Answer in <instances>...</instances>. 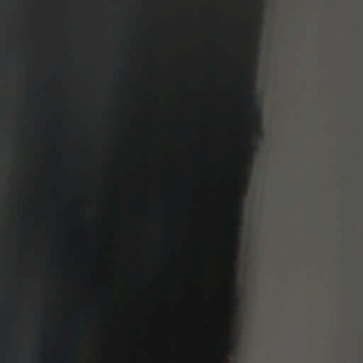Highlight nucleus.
I'll return each instance as SVG.
<instances>
[{
  "label": "nucleus",
  "instance_id": "nucleus-1",
  "mask_svg": "<svg viewBox=\"0 0 363 363\" xmlns=\"http://www.w3.org/2000/svg\"><path fill=\"white\" fill-rule=\"evenodd\" d=\"M242 82L246 86H250L252 92L247 94L245 96L246 103L252 108L254 119V128L257 134L259 139L262 140L264 138V132L262 129V103L259 96L256 93V86L254 83L249 84L248 79L246 75H242Z\"/></svg>",
  "mask_w": 363,
  "mask_h": 363
},
{
  "label": "nucleus",
  "instance_id": "nucleus-2",
  "mask_svg": "<svg viewBox=\"0 0 363 363\" xmlns=\"http://www.w3.org/2000/svg\"><path fill=\"white\" fill-rule=\"evenodd\" d=\"M250 179V174L248 170H245L242 174V181L240 185V189L242 191V196L239 199V203L242 206V208H240V215L243 216L244 211L242 206L246 203V194L247 188L249 186Z\"/></svg>",
  "mask_w": 363,
  "mask_h": 363
},
{
  "label": "nucleus",
  "instance_id": "nucleus-3",
  "mask_svg": "<svg viewBox=\"0 0 363 363\" xmlns=\"http://www.w3.org/2000/svg\"><path fill=\"white\" fill-rule=\"evenodd\" d=\"M257 153V150L253 147H250L249 154L250 156V158L247 159L246 160V164L251 167H252L255 164V157Z\"/></svg>",
  "mask_w": 363,
  "mask_h": 363
},
{
  "label": "nucleus",
  "instance_id": "nucleus-4",
  "mask_svg": "<svg viewBox=\"0 0 363 363\" xmlns=\"http://www.w3.org/2000/svg\"><path fill=\"white\" fill-rule=\"evenodd\" d=\"M250 69V77L252 80L257 79V63L255 62H250L248 63Z\"/></svg>",
  "mask_w": 363,
  "mask_h": 363
},
{
  "label": "nucleus",
  "instance_id": "nucleus-5",
  "mask_svg": "<svg viewBox=\"0 0 363 363\" xmlns=\"http://www.w3.org/2000/svg\"><path fill=\"white\" fill-rule=\"evenodd\" d=\"M250 325V323L248 321H245L240 323V327L242 328H247Z\"/></svg>",
  "mask_w": 363,
  "mask_h": 363
},
{
  "label": "nucleus",
  "instance_id": "nucleus-6",
  "mask_svg": "<svg viewBox=\"0 0 363 363\" xmlns=\"http://www.w3.org/2000/svg\"><path fill=\"white\" fill-rule=\"evenodd\" d=\"M242 310L243 312H246L247 310H248V308L246 305H245L242 308Z\"/></svg>",
  "mask_w": 363,
  "mask_h": 363
},
{
  "label": "nucleus",
  "instance_id": "nucleus-7",
  "mask_svg": "<svg viewBox=\"0 0 363 363\" xmlns=\"http://www.w3.org/2000/svg\"><path fill=\"white\" fill-rule=\"evenodd\" d=\"M259 52V48L258 47H256L255 48V52L257 53Z\"/></svg>",
  "mask_w": 363,
  "mask_h": 363
},
{
  "label": "nucleus",
  "instance_id": "nucleus-8",
  "mask_svg": "<svg viewBox=\"0 0 363 363\" xmlns=\"http://www.w3.org/2000/svg\"><path fill=\"white\" fill-rule=\"evenodd\" d=\"M238 344H239V345H241V339L240 338L238 340Z\"/></svg>",
  "mask_w": 363,
  "mask_h": 363
},
{
  "label": "nucleus",
  "instance_id": "nucleus-9",
  "mask_svg": "<svg viewBox=\"0 0 363 363\" xmlns=\"http://www.w3.org/2000/svg\"><path fill=\"white\" fill-rule=\"evenodd\" d=\"M257 28H260V26H259V25H257Z\"/></svg>",
  "mask_w": 363,
  "mask_h": 363
}]
</instances>
